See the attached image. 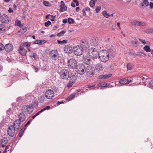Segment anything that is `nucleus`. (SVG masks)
I'll list each match as a JSON object with an SVG mask.
<instances>
[{"instance_id": "1", "label": "nucleus", "mask_w": 153, "mask_h": 153, "mask_svg": "<svg viewBox=\"0 0 153 153\" xmlns=\"http://www.w3.org/2000/svg\"><path fill=\"white\" fill-rule=\"evenodd\" d=\"M98 57L101 61L104 62H106L109 59L108 53L106 50H102L99 53Z\"/></svg>"}, {"instance_id": "2", "label": "nucleus", "mask_w": 153, "mask_h": 153, "mask_svg": "<svg viewBox=\"0 0 153 153\" xmlns=\"http://www.w3.org/2000/svg\"><path fill=\"white\" fill-rule=\"evenodd\" d=\"M88 55L92 58L97 59L99 56V53L97 49L95 48H91L88 49Z\"/></svg>"}, {"instance_id": "3", "label": "nucleus", "mask_w": 153, "mask_h": 153, "mask_svg": "<svg viewBox=\"0 0 153 153\" xmlns=\"http://www.w3.org/2000/svg\"><path fill=\"white\" fill-rule=\"evenodd\" d=\"M59 74L61 79L67 80L69 77L70 71L68 69H63L61 70Z\"/></svg>"}, {"instance_id": "4", "label": "nucleus", "mask_w": 153, "mask_h": 153, "mask_svg": "<svg viewBox=\"0 0 153 153\" xmlns=\"http://www.w3.org/2000/svg\"><path fill=\"white\" fill-rule=\"evenodd\" d=\"M84 50L81 46L76 45L74 47L73 52L74 54L77 56H80L82 54Z\"/></svg>"}, {"instance_id": "5", "label": "nucleus", "mask_w": 153, "mask_h": 153, "mask_svg": "<svg viewBox=\"0 0 153 153\" xmlns=\"http://www.w3.org/2000/svg\"><path fill=\"white\" fill-rule=\"evenodd\" d=\"M22 109L25 113L31 114L33 110V105H24L22 106Z\"/></svg>"}, {"instance_id": "6", "label": "nucleus", "mask_w": 153, "mask_h": 153, "mask_svg": "<svg viewBox=\"0 0 153 153\" xmlns=\"http://www.w3.org/2000/svg\"><path fill=\"white\" fill-rule=\"evenodd\" d=\"M49 55L53 60H57L59 57L58 51L56 50L51 51L49 53Z\"/></svg>"}, {"instance_id": "7", "label": "nucleus", "mask_w": 153, "mask_h": 153, "mask_svg": "<svg viewBox=\"0 0 153 153\" xmlns=\"http://www.w3.org/2000/svg\"><path fill=\"white\" fill-rule=\"evenodd\" d=\"M94 70V68L91 65H88L86 67L85 66V72L89 76L93 74Z\"/></svg>"}, {"instance_id": "8", "label": "nucleus", "mask_w": 153, "mask_h": 153, "mask_svg": "<svg viewBox=\"0 0 153 153\" xmlns=\"http://www.w3.org/2000/svg\"><path fill=\"white\" fill-rule=\"evenodd\" d=\"M79 44L80 45H79L81 46L84 50L88 48L89 47L88 41L85 39L81 40Z\"/></svg>"}, {"instance_id": "9", "label": "nucleus", "mask_w": 153, "mask_h": 153, "mask_svg": "<svg viewBox=\"0 0 153 153\" xmlns=\"http://www.w3.org/2000/svg\"><path fill=\"white\" fill-rule=\"evenodd\" d=\"M77 73L81 75L84 74L85 72V66L83 64H79L76 67Z\"/></svg>"}, {"instance_id": "10", "label": "nucleus", "mask_w": 153, "mask_h": 153, "mask_svg": "<svg viewBox=\"0 0 153 153\" xmlns=\"http://www.w3.org/2000/svg\"><path fill=\"white\" fill-rule=\"evenodd\" d=\"M68 66L71 69L76 68L77 65V62L74 59H70L68 62Z\"/></svg>"}, {"instance_id": "11", "label": "nucleus", "mask_w": 153, "mask_h": 153, "mask_svg": "<svg viewBox=\"0 0 153 153\" xmlns=\"http://www.w3.org/2000/svg\"><path fill=\"white\" fill-rule=\"evenodd\" d=\"M54 96L53 91L51 89L47 90L45 92V97L48 99H52L54 97Z\"/></svg>"}, {"instance_id": "12", "label": "nucleus", "mask_w": 153, "mask_h": 153, "mask_svg": "<svg viewBox=\"0 0 153 153\" xmlns=\"http://www.w3.org/2000/svg\"><path fill=\"white\" fill-rule=\"evenodd\" d=\"M16 131L17 130L14 128L13 125H11L9 126L8 128V134L10 136L13 137L15 134Z\"/></svg>"}, {"instance_id": "13", "label": "nucleus", "mask_w": 153, "mask_h": 153, "mask_svg": "<svg viewBox=\"0 0 153 153\" xmlns=\"http://www.w3.org/2000/svg\"><path fill=\"white\" fill-rule=\"evenodd\" d=\"M64 50L65 53L69 54L71 53L73 51L72 47L70 45H65L64 47Z\"/></svg>"}, {"instance_id": "14", "label": "nucleus", "mask_w": 153, "mask_h": 153, "mask_svg": "<svg viewBox=\"0 0 153 153\" xmlns=\"http://www.w3.org/2000/svg\"><path fill=\"white\" fill-rule=\"evenodd\" d=\"M1 21L2 23L7 24L9 22V18L7 15L3 14L1 16Z\"/></svg>"}, {"instance_id": "15", "label": "nucleus", "mask_w": 153, "mask_h": 153, "mask_svg": "<svg viewBox=\"0 0 153 153\" xmlns=\"http://www.w3.org/2000/svg\"><path fill=\"white\" fill-rule=\"evenodd\" d=\"M18 51L19 53L22 56H25L27 53V51L23 46L19 47L18 48Z\"/></svg>"}, {"instance_id": "16", "label": "nucleus", "mask_w": 153, "mask_h": 153, "mask_svg": "<svg viewBox=\"0 0 153 153\" xmlns=\"http://www.w3.org/2000/svg\"><path fill=\"white\" fill-rule=\"evenodd\" d=\"M4 48L7 52H10L13 51V46L11 44L8 43L6 44Z\"/></svg>"}, {"instance_id": "17", "label": "nucleus", "mask_w": 153, "mask_h": 153, "mask_svg": "<svg viewBox=\"0 0 153 153\" xmlns=\"http://www.w3.org/2000/svg\"><path fill=\"white\" fill-rule=\"evenodd\" d=\"M21 122L19 120H15L14 122L13 125L15 129H16V130H19L21 124Z\"/></svg>"}, {"instance_id": "18", "label": "nucleus", "mask_w": 153, "mask_h": 153, "mask_svg": "<svg viewBox=\"0 0 153 153\" xmlns=\"http://www.w3.org/2000/svg\"><path fill=\"white\" fill-rule=\"evenodd\" d=\"M8 142V140L7 138L4 137L0 140V146L4 147Z\"/></svg>"}, {"instance_id": "19", "label": "nucleus", "mask_w": 153, "mask_h": 153, "mask_svg": "<svg viewBox=\"0 0 153 153\" xmlns=\"http://www.w3.org/2000/svg\"><path fill=\"white\" fill-rule=\"evenodd\" d=\"M61 5H60V8L59 12H63L66 11L67 10V7L65 5L64 2L62 1L60 2Z\"/></svg>"}, {"instance_id": "20", "label": "nucleus", "mask_w": 153, "mask_h": 153, "mask_svg": "<svg viewBox=\"0 0 153 153\" xmlns=\"http://www.w3.org/2000/svg\"><path fill=\"white\" fill-rule=\"evenodd\" d=\"M100 42L99 39H92L91 41V45L96 46L99 45Z\"/></svg>"}, {"instance_id": "21", "label": "nucleus", "mask_w": 153, "mask_h": 153, "mask_svg": "<svg viewBox=\"0 0 153 153\" xmlns=\"http://www.w3.org/2000/svg\"><path fill=\"white\" fill-rule=\"evenodd\" d=\"M19 119V120L21 122H23L25 119L26 116L25 114L22 112L19 113L18 116Z\"/></svg>"}, {"instance_id": "22", "label": "nucleus", "mask_w": 153, "mask_h": 153, "mask_svg": "<svg viewBox=\"0 0 153 153\" xmlns=\"http://www.w3.org/2000/svg\"><path fill=\"white\" fill-rule=\"evenodd\" d=\"M131 80H129L128 79L126 78H123L120 79L119 81V83L122 85H125L128 84L129 82H131Z\"/></svg>"}, {"instance_id": "23", "label": "nucleus", "mask_w": 153, "mask_h": 153, "mask_svg": "<svg viewBox=\"0 0 153 153\" xmlns=\"http://www.w3.org/2000/svg\"><path fill=\"white\" fill-rule=\"evenodd\" d=\"M144 83L145 85H149L151 88H153V80L149 78L146 79V81Z\"/></svg>"}, {"instance_id": "24", "label": "nucleus", "mask_w": 153, "mask_h": 153, "mask_svg": "<svg viewBox=\"0 0 153 153\" xmlns=\"http://www.w3.org/2000/svg\"><path fill=\"white\" fill-rule=\"evenodd\" d=\"M70 79L75 82V81L77 79V76L75 73H72L70 74L69 76Z\"/></svg>"}, {"instance_id": "25", "label": "nucleus", "mask_w": 153, "mask_h": 153, "mask_svg": "<svg viewBox=\"0 0 153 153\" xmlns=\"http://www.w3.org/2000/svg\"><path fill=\"white\" fill-rule=\"evenodd\" d=\"M46 42V40H36L34 42L33 44L42 45L45 43Z\"/></svg>"}, {"instance_id": "26", "label": "nucleus", "mask_w": 153, "mask_h": 153, "mask_svg": "<svg viewBox=\"0 0 153 153\" xmlns=\"http://www.w3.org/2000/svg\"><path fill=\"white\" fill-rule=\"evenodd\" d=\"M111 74H108L105 75H103L99 76V79H105L110 77L111 76Z\"/></svg>"}, {"instance_id": "27", "label": "nucleus", "mask_w": 153, "mask_h": 153, "mask_svg": "<svg viewBox=\"0 0 153 153\" xmlns=\"http://www.w3.org/2000/svg\"><path fill=\"white\" fill-rule=\"evenodd\" d=\"M136 80L137 81V82H136V83H137V84L140 83L141 82V80L143 81L144 82L145 79V78L141 76H137L136 77Z\"/></svg>"}, {"instance_id": "28", "label": "nucleus", "mask_w": 153, "mask_h": 153, "mask_svg": "<svg viewBox=\"0 0 153 153\" xmlns=\"http://www.w3.org/2000/svg\"><path fill=\"white\" fill-rule=\"evenodd\" d=\"M6 27L3 25H0V32H4L6 29Z\"/></svg>"}, {"instance_id": "29", "label": "nucleus", "mask_w": 153, "mask_h": 153, "mask_svg": "<svg viewBox=\"0 0 153 153\" xmlns=\"http://www.w3.org/2000/svg\"><path fill=\"white\" fill-rule=\"evenodd\" d=\"M91 59L88 58H85L83 59V62L85 64L89 65L90 64Z\"/></svg>"}, {"instance_id": "30", "label": "nucleus", "mask_w": 153, "mask_h": 153, "mask_svg": "<svg viewBox=\"0 0 153 153\" xmlns=\"http://www.w3.org/2000/svg\"><path fill=\"white\" fill-rule=\"evenodd\" d=\"M76 94V93L71 94L66 98V100L68 101L71 100L75 97Z\"/></svg>"}, {"instance_id": "31", "label": "nucleus", "mask_w": 153, "mask_h": 153, "mask_svg": "<svg viewBox=\"0 0 153 153\" xmlns=\"http://www.w3.org/2000/svg\"><path fill=\"white\" fill-rule=\"evenodd\" d=\"M15 25V26H18L20 27L23 26V25L21 24V21L18 20H16Z\"/></svg>"}, {"instance_id": "32", "label": "nucleus", "mask_w": 153, "mask_h": 153, "mask_svg": "<svg viewBox=\"0 0 153 153\" xmlns=\"http://www.w3.org/2000/svg\"><path fill=\"white\" fill-rule=\"evenodd\" d=\"M131 43L132 44V45L135 47H137L139 45L140 42L137 41H132Z\"/></svg>"}, {"instance_id": "33", "label": "nucleus", "mask_w": 153, "mask_h": 153, "mask_svg": "<svg viewBox=\"0 0 153 153\" xmlns=\"http://www.w3.org/2000/svg\"><path fill=\"white\" fill-rule=\"evenodd\" d=\"M25 129V127H23L22 128L20 131V132L18 134V136L19 137H22V135Z\"/></svg>"}, {"instance_id": "34", "label": "nucleus", "mask_w": 153, "mask_h": 153, "mask_svg": "<svg viewBox=\"0 0 153 153\" xmlns=\"http://www.w3.org/2000/svg\"><path fill=\"white\" fill-rule=\"evenodd\" d=\"M45 100V97L44 96L42 95L39 97V100L40 103H43Z\"/></svg>"}, {"instance_id": "35", "label": "nucleus", "mask_w": 153, "mask_h": 153, "mask_svg": "<svg viewBox=\"0 0 153 153\" xmlns=\"http://www.w3.org/2000/svg\"><path fill=\"white\" fill-rule=\"evenodd\" d=\"M98 85L99 87H107L108 85L107 83L105 82H103L102 83H99Z\"/></svg>"}, {"instance_id": "36", "label": "nucleus", "mask_w": 153, "mask_h": 153, "mask_svg": "<svg viewBox=\"0 0 153 153\" xmlns=\"http://www.w3.org/2000/svg\"><path fill=\"white\" fill-rule=\"evenodd\" d=\"M133 65L130 63L127 64V68L128 70H131L133 68Z\"/></svg>"}, {"instance_id": "37", "label": "nucleus", "mask_w": 153, "mask_h": 153, "mask_svg": "<svg viewBox=\"0 0 153 153\" xmlns=\"http://www.w3.org/2000/svg\"><path fill=\"white\" fill-rule=\"evenodd\" d=\"M57 42L58 44L61 45L65 44L67 43V41L66 40H64L63 41H60L58 40Z\"/></svg>"}, {"instance_id": "38", "label": "nucleus", "mask_w": 153, "mask_h": 153, "mask_svg": "<svg viewBox=\"0 0 153 153\" xmlns=\"http://www.w3.org/2000/svg\"><path fill=\"white\" fill-rule=\"evenodd\" d=\"M135 56H141L143 55L146 56V54L144 53H143L141 52H137L136 54H133Z\"/></svg>"}, {"instance_id": "39", "label": "nucleus", "mask_w": 153, "mask_h": 153, "mask_svg": "<svg viewBox=\"0 0 153 153\" xmlns=\"http://www.w3.org/2000/svg\"><path fill=\"white\" fill-rule=\"evenodd\" d=\"M144 50L147 52H150L151 49L149 47L148 45H146L143 48Z\"/></svg>"}, {"instance_id": "40", "label": "nucleus", "mask_w": 153, "mask_h": 153, "mask_svg": "<svg viewBox=\"0 0 153 153\" xmlns=\"http://www.w3.org/2000/svg\"><path fill=\"white\" fill-rule=\"evenodd\" d=\"M31 42H23L22 43V45L23 46L25 47H26L27 48L30 47Z\"/></svg>"}, {"instance_id": "41", "label": "nucleus", "mask_w": 153, "mask_h": 153, "mask_svg": "<svg viewBox=\"0 0 153 153\" xmlns=\"http://www.w3.org/2000/svg\"><path fill=\"white\" fill-rule=\"evenodd\" d=\"M102 65L101 64L98 63L96 65V68L98 70H101L102 68Z\"/></svg>"}, {"instance_id": "42", "label": "nucleus", "mask_w": 153, "mask_h": 153, "mask_svg": "<svg viewBox=\"0 0 153 153\" xmlns=\"http://www.w3.org/2000/svg\"><path fill=\"white\" fill-rule=\"evenodd\" d=\"M102 15L105 17L106 18H108L110 16V15L105 10L103 12Z\"/></svg>"}, {"instance_id": "43", "label": "nucleus", "mask_w": 153, "mask_h": 153, "mask_svg": "<svg viewBox=\"0 0 153 153\" xmlns=\"http://www.w3.org/2000/svg\"><path fill=\"white\" fill-rule=\"evenodd\" d=\"M27 28L26 27H24L20 29L19 31V32H20L22 33H24L27 31Z\"/></svg>"}, {"instance_id": "44", "label": "nucleus", "mask_w": 153, "mask_h": 153, "mask_svg": "<svg viewBox=\"0 0 153 153\" xmlns=\"http://www.w3.org/2000/svg\"><path fill=\"white\" fill-rule=\"evenodd\" d=\"M102 42L104 45H107L109 43V39H104Z\"/></svg>"}, {"instance_id": "45", "label": "nucleus", "mask_w": 153, "mask_h": 153, "mask_svg": "<svg viewBox=\"0 0 153 153\" xmlns=\"http://www.w3.org/2000/svg\"><path fill=\"white\" fill-rule=\"evenodd\" d=\"M74 83V82L70 80L67 86L68 88H70L72 86Z\"/></svg>"}, {"instance_id": "46", "label": "nucleus", "mask_w": 153, "mask_h": 153, "mask_svg": "<svg viewBox=\"0 0 153 153\" xmlns=\"http://www.w3.org/2000/svg\"><path fill=\"white\" fill-rule=\"evenodd\" d=\"M96 1L94 0H92L90 1L89 3L90 6L93 7L95 5Z\"/></svg>"}, {"instance_id": "47", "label": "nucleus", "mask_w": 153, "mask_h": 153, "mask_svg": "<svg viewBox=\"0 0 153 153\" xmlns=\"http://www.w3.org/2000/svg\"><path fill=\"white\" fill-rule=\"evenodd\" d=\"M146 25V23L143 22L138 21V26H145Z\"/></svg>"}, {"instance_id": "48", "label": "nucleus", "mask_w": 153, "mask_h": 153, "mask_svg": "<svg viewBox=\"0 0 153 153\" xmlns=\"http://www.w3.org/2000/svg\"><path fill=\"white\" fill-rule=\"evenodd\" d=\"M45 6L47 7H50L51 6V4L49 2L47 1H44L43 2Z\"/></svg>"}, {"instance_id": "49", "label": "nucleus", "mask_w": 153, "mask_h": 153, "mask_svg": "<svg viewBox=\"0 0 153 153\" xmlns=\"http://www.w3.org/2000/svg\"><path fill=\"white\" fill-rule=\"evenodd\" d=\"M66 31H61L59 33L57 34V35L58 36H63L64 33H65Z\"/></svg>"}, {"instance_id": "50", "label": "nucleus", "mask_w": 153, "mask_h": 153, "mask_svg": "<svg viewBox=\"0 0 153 153\" xmlns=\"http://www.w3.org/2000/svg\"><path fill=\"white\" fill-rule=\"evenodd\" d=\"M138 21H139L134 20L131 22V24L132 25L138 26Z\"/></svg>"}, {"instance_id": "51", "label": "nucleus", "mask_w": 153, "mask_h": 153, "mask_svg": "<svg viewBox=\"0 0 153 153\" xmlns=\"http://www.w3.org/2000/svg\"><path fill=\"white\" fill-rule=\"evenodd\" d=\"M68 22L69 24H71L74 23V21L72 18H70L68 19Z\"/></svg>"}, {"instance_id": "52", "label": "nucleus", "mask_w": 153, "mask_h": 153, "mask_svg": "<svg viewBox=\"0 0 153 153\" xmlns=\"http://www.w3.org/2000/svg\"><path fill=\"white\" fill-rule=\"evenodd\" d=\"M30 57L34 58L35 59H37L38 58L36 53H33Z\"/></svg>"}, {"instance_id": "53", "label": "nucleus", "mask_w": 153, "mask_h": 153, "mask_svg": "<svg viewBox=\"0 0 153 153\" xmlns=\"http://www.w3.org/2000/svg\"><path fill=\"white\" fill-rule=\"evenodd\" d=\"M146 32L147 33H153V28H149L147 29Z\"/></svg>"}, {"instance_id": "54", "label": "nucleus", "mask_w": 153, "mask_h": 153, "mask_svg": "<svg viewBox=\"0 0 153 153\" xmlns=\"http://www.w3.org/2000/svg\"><path fill=\"white\" fill-rule=\"evenodd\" d=\"M51 22L49 21H48L45 23V25L46 27H48L51 24Z\"/></svg>"}, {"instance_id": "55", "label": "nucleus", "mask_w": 153, "mask_h": 153, "mask_svg": "<svg viewBox=\"0 0 153 153\" xmlns=\"http://www.w3.org/2000/svg\"><path fill=\"white\" fill-rule=\"evenodd\" d=\"M101 7L100 6H99L96 8L95 9V11L97 13H98L100 10H101Z\"/></svg>"}, {"instance_id": "56", "label": "nucleus", "mask_w": 153, "mask_h": 153, "mask_svg": "<svg viewBox=\"0 0 153 153\" xmlns=\"http://www.w3.org/2000/svg\"><path fill=\"white\" fill-rule=\"evenodd\" d=\"M9 146H10V145H7V146H6L5 148V150L4 151V152H3V153H6V152H7L8 151H9V150L8 149V148H9Z\"/></svg>"}, {"instance_id": "57", "label": "nucleus", "mask_w": 153, "mask_h": 153, "mask_svg": "<svg viewBox=\"0 0 153 153\" xmlns=\"http://www.w3.org/2000/svg\"><path fill=\"white\" fill-rule=\"evenodd\" d=\"M33 104L35 107H37L38 106V102L37 100H35L33 103Z\"/></svg>"}, {"instance_id": "58", "label": "nucleus", "mask_w": 153, "mask_h": 153, "mask_svg": "<svg viewBox=\"0 0 153 153\" xmlns=\"http://www.w3.org/2000/svg\"><path fill=\"white\" fill-rule=\"evenodd\" d=\"M143 2L146 6L149 5V2L147 0H143Z\"/></svg>"}, {"instance_id": "59", "label": "nucleus", "mask_w": 153, "mask_h": 153, "mask_svg": "<svg viewBox=\"0 0 153 153\" xmlns=\"http://www.w3.org/2000/svg\"><path fill=\"white\" fill-rule=\"evenodd\" d=\"M32 68L35 70V72H38V71L39 69L35 66H34L33 65L31 66Z\"/></svg>"}, {"instance_id": "60", "label": "nucleus", "mask_w": 153, "mask_h": 153, "mask_svg": "<svg viewBox=\"0 0 153 153\" xmlns=\"http://www.w3.org/2000/svg\"><path fill=\"white\" fill-rule=\"evenodd\" d=\"M95 86V85H86L85 86V88H91L92 87H94Z\"/></svg>"}, {"instance_id": "61", "label": "nucleus", "mask_w": 153, "mask_h": 153, "mask_svg": "<svg viewBox=\"0 0 153 153\" xmlns=\"http://www.w3.org/2000/svg\"><path fill=\"white\" fill-rule=\"evenodd\" d=\"M3 45L1 43H0V51H1L4 49Z\"/></svg>"}, {"instance_id": "62", "label": "nucleus", "mask_w": 153, "mask_h": 153, "mask_svg": "<svg viewBox=\"0 0 153 153\" xmlns=\"http://www.w3.org/2000/svg\"><path fill=\"white\" fill-rule=\"evenodd\" d=\"M83 9L85 11L88 12L90 10V8L88 7H86L84 8Z\"/></svg>"}, {"instance_id": "63", "label": "nucleus", "mask_w": 153, "mask_h": 153, "mask_svg": "<svg viewBox=\"0 0 153 153\" xmlns=\"http://www.w3.org/2000/svg\"><path fill=\"white\" fill-rule=\"evenodd\" d=\"M51 107L49 106H47L45 107L44 108L45 109V110H49L50 109Z\"/></svg>"}, {"instance_id": "64", "label": "nucleus", "mask_w": 153, "mask_h": 153, "mask_svg": "<svg viewBox=\"0 0 153 153\" xmlns=\"http://www.w3.org/2000/svg\"><path fill=\"white\" fill-rule=\"evenodd\" d=\"M149 6L150 7V8H153V2H150L149 4Z\"/></svg>"}]
</instances>
